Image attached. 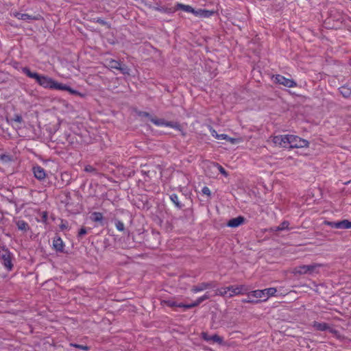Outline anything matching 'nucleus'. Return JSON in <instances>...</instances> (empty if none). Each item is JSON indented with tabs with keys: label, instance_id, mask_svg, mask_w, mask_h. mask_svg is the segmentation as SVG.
Segmentation results:
<instances>
[{
	"label": "nucleus",
	"instance_id": "2",
	"mask_svg": "<svg viewBox=\"0 0 351 351\" xmlns=\"http://www.w3.org/2000/svg\"><path fill=\"white\" fill-rule=\"evenodd\" d=\"M0 262L8 271L12 269V254L7 247L2 245H0Z\"/></svg>",
	"mask_w": 351,
	"mask_h": 351
},
{
	"label": "nucleus",
	"instance_id": "41",
	"mask_svg": "<svg viewBox=\"0 0 351 351\" xmlns=\"http://www.w3.org/2000/svg\"><path fill=\"white\" fill-rule=\"evenodd\" d=\"M188 306H189V304H183V303H178L177 302L176 307L184 308V309H189V308H192V307H188Z\"/></svg>",
	"mask_w": 351,
	"mask_h": 351
},
{
	"label": "nucleus",
	"instance_id": "21",
	"mask_svg": "<svg viewBox=\"0 0 351 351\" xmlns=\"http://www.w3.org/2000/svg\"><path fill=\"white\" fill-rule=\"evenodd\" d=\"M103 219H104L103 215L99 212H93L90 215V219L94 222L101 223L103 221Z\"/></svg>",
	"mask_w": 351,
	"mask_h": 351
},
{
	"label": "nucleus",
	"instance_id": "47",
	"mask_svg": "<svg viewBox=\"0 0 351 351\" xmlns=\"http://www.w3.org/2000/svg\"><path fill=\"white\" fill-rule=\"evenodd\" d=\"M273 230H274V231H282V230H278V226L274 227V228H273Z\"/></svg>",
	"mask_w": 351,
	"mask_h": 351
},
{
	"label": "nucleus",
	"instance_id": "29",
	"mask_svg": "<svg viewBox=\"0 0 351 351\" xmlns=\"http://www.w3.org/2000/svg\"><path fill=\"white\" fill-rule=\"evenodd\" d=\"M212 165L213 167L217 168L222 175L225 176H228L227 171L221 165H219L218 163H213Z\"/></svg>",
	"mask_w": 351,
	"mask_h": 351
},
{
	"label": "nucleus",
	"instance_id": "8",
	"mask_svg": "<svg viewBox=\"0 0 351 351\" xmlns=\"http://www.w3.org/2000/svg\"><path fill=\"white\" fill-rule=\"evenodd\" d=\"M273 78L274 82L282 84L286 87L293 88L297 86V83L294 80L286 78L281 75H274Z\"/></svg>",
	"mask_w": 351,
	"mask_h": 351
},
{
	"label": "nucleus",
	"instance_id": "7",
	"mask_svg": "<svg viewBox=\"0 0 351 351\" xmlns=\"http://www.w3.org/2000/svg\"><path fill=\"white\" fill-rule=\"evenodd\" d=\"M230 291L229 295H228V298H232L235 295H243L248 293V291L250 290V288L245 285H237V286H229V289H228Z\"/></svg>",
	"mask_w": 351,
	"mask_h": 351
},
{
	"label": "nucleus",
	"instance_id": "48",
	"mask_svg": "<svg viewBox=\"0 0 351 351\" xmlns=\"http://www.w3.org/2000/svg\"><path fill=\"white\" fill-rule=\"evenodd\" d=\"M66 228V226H65L64 225H62V226H61V229H64V228Z\"/></svg>",
	"mask_w": 351,
	"mask_h": 351
},
{
	"label": "nucleus",
	"instance_id": "34",
	"mask_svg": "<svg viewBox=\"0 0 351 351\" xmlns=\"http://www.w3.org/2000/svg\"><path fill=\"white\" fill-rule=\"evenodd\" d=\"M71 346H73L75 348L83 350L84 351H88L90 350V348L87 346H83V345H80V344H76V343H71Z\"/></svg>",
	"mask_w": 351,
	"mask_h": 351
},
{
	"label": "nucleus",
	"instance_id": "20",
	"mask_svg": "<svg viewBox=\"0 0 351 351\" xmlns=\"http://www.w3.org/2000/svg\"><path fill=\"white\" fill-rule=\"evenodd\" d=\"M13 14L18 19L23 20V21H30V20H32L34 19V17H33L32 16L29 15L27 14L15 12Z\"/></svg>",
	"mask_w": 351,
	"mask_h": 351
},
{
	"label": "nucleus",
	"instance_id": "30",
	"mask_svg": "<svg viewBox=\"0 0 351 351\" xmlns=\"http://www.w3.org/2000/svg\"><path fill=\"white\" fill-rule=\"evenodd\" d=\"M162 302L169 307H176L177 302L173 300H165Z\"/></svg>",
	"mask_w": 351,
	"mask_h": 351
},
{
	"label": "nucleus",
	"instance_id": "4",
	"mask_svg": "<svg viewBox=\"0 0 351 351\" xmlns=\"http://www.w3.org/2000/svg\"><path fill=\"white\" fill-rule=\"evenodd\" d=\"M277 290L274 287H270L262 290H255L247 293L249 297H254L256 298H263V301H266L269 297L275 295Z\"/></svg>",
	"mask_w": 351,
	"mask_h": 351
},
{
	"label": "nucleus",
	"instance_id": "23",
	"mask_svg": "<svg viewBox=\"0 0 351 351\" xmlns=\"http://www.w3.org/2000/svg\"><path fill=\"white\" fill-rule=\"evenodd\" d=\"M213 14L212 11L206 10H198L195 12V16H200L203 17H209Z\"/></svg>",
	"mask_w": 351,
	"mask_h": 351
},
{
	"label": "nucleus",
	"instance_id": "6",
	"mask_svg": "<svg viewBox=\"0 0 351 351\" xmlns=\"http://www.w3.org/2000/svg\"><path fill=\"white\" fill-rule=\"evenodd\" d=\"M105 66L106 67H109L111 69H114L121 71V73L125 75L130 74L129 68L125 65L122 64L120 62L115 60L112 58H108L105 60Z\"/></svg>",
	"mask_w": 351,
	"mask_h": 351
},
{
	"label": "nucleus",
	"instance_id": "19",
	"mask_svg": "<svg viewBox=\"0 0 351 351\" xmlns=\"http://www.w3.org/2000/svg\"><path fill=\"white\" fill-rule=\"evenodd\" d=\"M210 295L208 293H206L204 295L198 298L194 302L189 304V306H188V307H195L200 304L204 300L208 299Z\"/></svg>",
	"mask_w": 351,
	"mask_h": 351
},
{
	"label": "nucleus",
	"instance_id": "12",
	"mask_svg": "<svg viewBox=\"0 0 351 351\" xmlns=\"http://www.w3.org/2000/svg\"><path fill=\"white\" fill-rule=\"evenodd\" d=\"M213 287L214 285L212 282H202L197 285L193 286L191 289V291L193 293H197Z\"/></svg>",
	"mask_w": 351,
	"mask_h": 351
},
{
	"label": "nucleus",
	"instance_id": "10",
	"mask_svg": "<svg viewBox=\"0 0 351 351\" xmlns=\"http://www.w3.org/2000/svg\"><path fill=\"white\" fill-rule=\"evenodd\" d=\"M313 327L319 331L329 330L330 332L334 334L335 336L339 337V333L336 330L330 328L329 325L325 322H314L313 323Z\"/></svg>",
	"mask_w": 351,
	"mask_h": 351
},
{
	"label": "nucleus",
	"instance_id": "14",
	"mask_svg": "<svg viewBox=\"0 0 351 351\" xmlns=\"http://www.w3.org/2000/svg\"><path fill=\"white\" fill-rule=\"evenodd\" d=\"M245 221V218L242 216H239L237 217L231 219L228 222L227 225L231 228H237L240 225L243 224Z\"/></svg>",
	"mask_w": 351,
	"mask_h": 351
},
{
	"label": "nucleus",
	"instance_id": "9",
	"mask_svg": "<svg viewBox=\"0 0 351 351\" xmlns=\"http://www.w3.org/2000/svg\"><path fill=\"white\" fill-rule=\"evenodd\" d=\"M272 142L276 146L289 148V134L275 136L272 138Z\"/></svg>",
	"mask_w": 351,
	"mask_h": 351
},
{
	"label": "nucleus",
	"instance_id": "1",
	"mask_svg": "<svg viewBox=\"0 0 351 351\" xmlns=\"http://www.w3.org/2000/svg\"><path fill=\"white\" fill-rule=\"evenodd\" d=\"M22 72L30 78L35 79L36 82L45 88L66 90L73 95L77 93V90L72 89L70 86L58 82L46 75H40L36 72H32L28 67H23Z\"/></svg>",
	"mask_w": 351,
	"mask_h": 351
},
{
	"label": "nucleus",
	"instance_id": "5",
	"mask_svg": "<svg viewBox=\"0 0 351 351\" xmlns=\"http://www.w3.org/2000/svg\"><path fill=\"white\" fill-rule=\"evenodd\" d=\"M309 146V142L296 135L289 134V148H304Z\"/></svg>",
	"mask_w": 351,
	"mask_h": 351
},
{
	"label": "nucleus",
	"instance_id": "45",
	"mask_svg": "<svg viewBox=\"0 0 351 351\" xmlns=\"http://www.w3.org/2000/svg\"><path fill=\"white\" fill-rule=\"evenodd\" d=\"M210 131L211 135L216 138V134H218L217 133V132L213 128H210Z\"/></svg>",
	"mask_w": 351,
	"mask_h": 351
},
{
	"label": "nucleus",
	"instance_id": "17",
	"mask_svg": "<svg viewBox=\"0 0 351 351\" xmlns=\"http://www.w3.org/2000/svg\"><path fill=\"white\" fill-rule=\"evenodd\" d=\"M15 224L19 230L24 232H27L30 229L29 224L24 220H16L15 221Z\"/></svg>",
	"mask_w": 351,
	"mask_h": 351
},
{
	"label": "nucleus",
	"instance_id": "28",
	"mask_svg": "<svg viewBox=\"0 0 351 351\" xmlns=\"http://www.w3.org/2000/svg\"><path fill=\"white\" fill-rule=\"evenodd\" d=\"M151 121L157 126H165L166 121L162 119H151Z\"/></svg>",
	"mask_w": 351,
	"mask_h": 351
},
{
	"label": "nucleus",
	"instance_id": "46",
	"mask_svg": "<svg viewBox=\"0 0 351 351\" xmlns=\"http://www.w3.org/2000/svg\"><path fill=\"white\" fill-rule=\"evenodd\" d=\"M143 115L147 117H149V114L146 112H143Z\"/></svg>",
	"mask_w": 351,
	"mask_h": 351
},
{
	"label": "nucleus",
	"instance_id": "22",
	"mask_svg": "<svg viewBox=\"0 0 351 351\" xmlns=\"http://www.w3.org/2000/svg\"><path fill=\"white\" fill-rule=\"evenodd\" d=\"M339 92L343 97H348L351 95V90L348 86H342L339 88Z\"/></svg>",
	"mask_w": 351,
	"mask_h": 351
},
{
	"label": "nucleus",
	"instance_id": "43",
	"mask_svg": "<svg viewBox=\"0 0 351 351\" xmlns=\"http://www.w3.org/2000/svg\"><path fill=\"white\" fill-rule=\"evenodd\" d=\"M96 22H97V23H99V24H101V25H107V23H106L104 20H103L102 19H101V18H97V19H96Z\"/></svg>",
	"mask_w": 351,
	"mask_h": 351
},
{
	"label": "nucleus",
	"instance_id": "32",
	"mask_svg": "<svg viewBox=\"0 0 351 351\" xmlns=\"http://www.w3.org/2000/svg\"><path fill=\"white\" fill-rule=\"evenodd\" d=\"M289 226V222L287 221H282L279 226H278V230H288Z\"/></svg>",
	"mask_w": 351,
	"mask_h": 351
},
{
	"label": "nucleus",
	"instance_id": "24",
	"mask_svg": "<svg viewBox=\"0 0 351 351\" xmlns=\"http://www.w3.org/2000/svg\"><path fill=\"white\" fill-rule=\"evenodd\" d=\"M170 199L171 200V202L175 204V206L178 208H181L182 207V205L181 204V203L180 202L179 199H178V196L173 193V194H171L170 195Z\"/></svg>",
	"mask_w": 351,
	"mask_h": 351
},
{
	"label": "nucleus",
	"instance_id": "40",
	"mask_svg": "<svg viewBox=\"0 0 351 351\" xmlns=\"http://www.w3.org/2000/svg\"><path fill=\"white\" fill-rule=\"evenodd\" d=\"M202 192L203 194L206 195L208 196L210 195V190L207 186H204L202 189Z\"/></svg>",
	"mask_w": 351,
	"mask_h": 351
},
{
	"label": "nucleus",
	"instance_id": "16",
	"mask_svg": "<svg viewBox=\"0 0 351 351\" xmlns=\"http://www.w3.org/2000/svg\"><path fill=\"white\" fill-rule=\"evenodd\" d=\"M12 126L18 130L22 128L23 118L20 114H15L12 119H10Z\"/></svg>",
	"mask_w": 351,
	"mask_h": 351
},
{
	"label": "nucleus",
	"instance_id": "39",
	"mask_svg": "<svg viewBox=\"0 0 351 351\" xmlns=\"http://www.w3.org/2000/svg\"><path fill=\"white\" fill-rule=\"evenodd\" d=\"M228 136L225 134H216V139L218 140H226L228 139Z\"/></svg>",
	"mask_w": 351,
	"mask_h": 351
},
{
	"label": "nucleus",
	"instance_id": "3",
	"mask_svg": "<svg viewBox=\"0 0 351 351\" xmlns=\"http://www.w3.org/2000/svg\"><path fill=\"white\" fill-rule=\"evenodd\" d=\"M321 266L322 265L317 263L308 265H300L293 269V274L294 275L313 274L318 272V268Z\"/></svg>",
	"mask_w": 351,
	"mask_h": 351
},
{
	"label": "nucleus",
	"instance_id": "42",
	"mask_svg": "<svg viewBox=\"0 0 351 351\" xmlns=\"http://www.w3.org/2000/svg\"><path fill=\"white\" fill-rule=\"evenodd\" d=\"M227 141H229L230 143H231L232 144H235V143L239 142L238 139L234 138H231V137H229V136L228 137Z\"/></svg>",
	"mask_w": 351,
	"mask_h": 351
},
{
	"label": "nucleus",
	"instance_id": "15",
	"mask_svg": "<svg viewBox=\"0 0 351 351\" xmlns=\"http://www.w3.org/2000/svg\"><path fill=\"white\" fill-rule=\"evenodd\" d=\"M33 172L34 174V176L39 180H42L45 178L46 173L45 169L40 167L36 166L33 168Z\"/></svg>",
	"mask_w": 351,
	"mask_h": 351
},
{
	"label": "nucleus",
	"instance_id": "33",
	"mask_svg": "<svg viewBox=\"0 0 351 351\" xmlns=\"http://www.w3.org/2000/svg\"><path fill=\"white\" fill-rule=\"evenodd\" d=\"M115 226L119 231H123L125 229L124 223L121 221H117L115 222Z\"/></svg>",
	"mask_w": 351,
	"mask_h": 351
},
{
	"label": "nucleus",
	"instance_id": "11",
	"mask_svg": "<svg viewBox=\"0 0 351 351\" xmlns=\"http://www.w3.org/2000/svg\"><path fill=\"white\" fill-rule=\"evenodd\" d=\"M202 337L204 341L208 342L217 343L219 344H221L223 342V338L216 334L209 335L207 332H202Z\"/></svg>",
	"mask_w": 351,
	"mask_h": 351
},
{
	"label": "nucleus",
	"instance_id": "37",
	"mask_svg": "<svg viewBox=\"0 0 351 351\" xmlns=\"http://www.w3.org/2000/svg\"><path fill=\"white\" fill-rule=\"evenodd\" d=\"M0 160L3 162H9L11 161V158L8 155L2 154L0 156Z\"/></svg>",
	"mask_w": 351,
	"mask_h": 351
},
{
	"label": "nucleus",
	"instance_id": "36",
	"mask_svg": "<svg viewBox=\"0 0 351 351\" xmlns=\"http://www.w3.org/2000/svg\"><path fill=\"white\" fill-rule=\"evenodd\" d=\"M87 233V230L85 228H82L77 234V238L81 239L83 236H84Z\"/></svg>",
	"mask_w": 351,
	"mask_h": 351
},
{
	"label": "nucleus",
	"instance_id": "13",
	"mask_svg": "<svg viewBox=\"0 0 351 351\" xmlns=\"http://www.w3.org/2000/svg\"><path fill=\"white\" fill-rule=\"evenodd\" d=\"M53 247L54 250L59 252H64V244L62 239L59 237H55L53 240Z\"/></svg>",
	"mask_w": 351,
	"mask_h": 351
},
{
	"label": "nucleus",
	"instance_id": "25",
	"mask_svg": "<svg viewBox=\"0 0 351 351\" xmlns=\"http://www.w3.org/2000/svg\"><path fill=\"white\" fill-rule=\"evenodd\" d=\"M228 289H229V287L218 289L217 290L216 294L221 295V296L228 297V295H229V293H230V291L228 290Z\"/></svg>",
	"mask_w": 351,
	"mask_h": 351
},
{
	"label": "nucleus",
	"instance_id": "35",
	"mask_svg": "<svg viewBox=\"0 0 351 351\" xmlns=\"http://www.w3.org/2000/svg\"><path fill=\"white\" fill-rule=\"evenodd\" d=\"M327 224L331 228L340 229L341 226L339 225V221H328Z\"/></svg>",
	"mask_w": 351,
	"mask_h": 351
},
{
	"label": "nucleus",
	"instance_id": "38",
	"mask_svg": "<svg viewBox=\"0 0 351 351\" xmlns=\"http://www.w3.org/2000/svg\"><path fill=\"white\" fill-rule=\"evenodd\" d=\"M48 219V215L47 212H43L41 213V220L40 221L43 223H46Z\"/></svg>",
	"mask_w": 351,
	"mask_h": 351
},
{
	"label": "nucleus",
	"instance_id": "27",
	"mask_svg": "<svg viewBox=\"0 0 351 351\" xmlns=\"http://www.w3.org/2000/svg\"><path fill=\"white\" fill-rule=\"evenodd\" d=\"M340 229H350L351 228V222L347 219H343L339 221Z\"/></svg>",
	"mask_w": 351,
	"mask_h": 351
},
{
	"label": "nucleus",
	"instance_id": "26",
	"mask_svg": "<svg viewBox=\"0 0 351 351\" xmlns=\"http://www.w3.org/2000/svg\"><path fill=\"white\" fill-rule=\"evenodd\" d=\"M165 126L166 127H169V128H174V129L180 130V131L181 130V126L177 122L167 121H166Z\"/></svg>",
	"mask_w": 351,
	"mask_h": 351
},
{
	"label": "nucleus",
	"instance_id": "18",
	"mask_svg": "<svg viewBox=\"0 0 351 351\" xmlns=\"http://www.w3.org/2000/svg\"><path fill=\"white\" fill-rule=\"evenodd\" d=\"M176 8L178 10H183L186 12H191V13L194 14L195 15V12L197 11V10H195L191 5H184L182 3H178L176 5Z\"/></svg>",
	"mask_w": 351,
	"mask_h": 351
},
{
	"label": "nucleus",
	"instance_id": "31",
	"mask_svg": "<svg viewBox=\"0 0 351 351\" xmlns=\"http://www.w3.org/2000/svg\"><path fill=\"white\" fill-rule=\"evenodd\" d=\"M84 171L86 172H88V173H94V174H97L98 172L97 171V169L95 168H94L93 166L91 165H86L85 167H84Z\"/></svg>",
	"mask_w": 351,
	"mask_h": 351
},
{
	"label": "nucleus",
	"instance_id": "44",
	"mask_svg": "<svg viewBox=\"0 0 351 351\" xmlns=\"http://www.w3.org/2000/svg\"><path fill=\"white\" fill-rule=\"evenodd\" d=\"M248 298H250L248 296ZM243 302H245V303H251V302H254V301L250 300V298H247V299H245L243 300ZM258 301H255L256 303H257Z\"/></svg>",
	"mask_w": 351,
	"mask_h": 351
},
{
	"label": "nucleus",
	"instance_id": "49",
	"mask_svg": "<svg viewBox=\"0 0 351 351\" xmlns=\"http://www.w3.org/2000/svg\"><path fill=\"white\" fill-rule=\"evenodd\" d=\"M350 90H351V88H350Z\"/></svg>",
	"mask_w": 351,
	"mask_h": 351
}]
</instances>
